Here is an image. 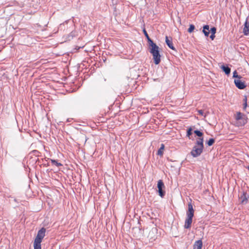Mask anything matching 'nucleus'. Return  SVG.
Returning a JSON list of instances; mask_svg holds the SVG:
<instances>
[{
  "label": "nucleus",
  "instance_id": "obj_1",
  "mask_svg": "<svg viewBox=\"0 0 249 249\" xmlns=\"http://www.w3.org/2000/svg\"><path fill=\"white\" fill-rule=\"evenodd\" d=\"M149 51L153 56L154 63L159 64L160 62L161 55L160 53V48L155 43L149 45Z\"/></svg>",
  "mask_w": 249,
  "mask_h": 249
},
{
  "label": "nucleus",
  "instance_id": "obj_2",
  "mask_svg": "<svg viewBox=\"0 0 249 249\" xmlns=\"http://www.w3.org/2000/svg\"><path fill=\"white\" fill-rule=\"evenodd\" d=\"M188 210L186 213L187 217L185 221L184 227L185 229H190L191 227L193 217L194 215V210L191 203L188 204Z\"/></svg>",
  "mask_w": 249,
  "mask_h": 249
},
{
  "label": "nucleus",
  "instance_id": "obj_3",
  "mask_svg": "<svg viewBox=\"0 0 249 249\" xmlns=\"http://www.w3.org/2000/svg\"><path fill=\"white\" fill-rule=\"evenodd\" d=\"M45 232L46 229L44 228H41L38 231L37 235L34 242V247L41 248V243L45 235Z\"/></svg>",
  "mask_w": 249,
  "mask_h": 249
},
{
  "label": "nucleus",
  "instance_id": "obj_4",
  "mask_svg": "<svg viewBox=\"0 0 249 249\" xmlns=\"http://www.w3.org/2000/svg\"><path fill=\"white\" fill-rule=\"evenodd\" d=\"M235 119L236 120L239 121L238 126H244L247 123V116L240 112H237Z\"/></svg>",
  "mask_w": 249,
  "mask_h": 249
},
{
  "label": "nucleus",
  "instance_id": "obj_5",
  "mask_svg": "<svg viewBox=\"0 0 249 249\" xmlns=\"http://www.w3.org/2000/svg\"><path fill=\"white\" fill-rule=\"evenodd\" d=\"M203 149V148H200V147L195 145L191 154L193 157H197L200 155L202 152Z\"/></svg>",
  "mask_w": 249,
  "mask_h": 249
},
{
  "label": "nucleus",
  "instance_id": "obj_6",
  "mask_svg": "<svg viewBox=\"0 0 249 249\" xmlns=\"http://www.w3.org/2000/svg\"><path fill=\"white\" fill-rule=\"evenodd\" d=\"M157 187L159 196L163 197L165 195V192L162 190L164 188V185L161 180H159L158 181Z\"/></svg>",
  "mask_w": 249,
  "mask_h": 249
},
{
  "label": "nucleus",
  "instance_id": "obj_7",
  "mask_svg": "<svg viewBox=\"0 0 249 249\" xmlns=\"http://www.w3.org/2000/svg\"><path fill=\"white\" fill-rule=\"evenodd\" d=\"M234 83L235 86L239 89H242L246 87L245 83L241 81L240 79H235Z\"/></svg>",
  "mask_w": 249,
  "mask_h": 249
},
{
  "label": "nucleus",
  "instance_id": "obj_8",
  "mask_svg": "<svg viewBox=\"0 0 249 249\" xmlns=\"http://www.w3.org/2000/svg\"><path fill=\"white\" fill-rule=\"evenodd\" d=\"M202 242L201 240L196 241L194 244V249H201L202 247Z\"/></svg>",
  "mask_w": 249,
  "mask_h": 249
},
{
  "label": "nucleus",
  "instance_id": "obj_9",
  "mask_svg": "<svg viewBox=\"0 0 249 249\" xmlns=\"http://www.w3.org/2000/svg\"><path fill=\"white\" fill-rule=\"evenodd\" d=\"M165 42L167 46L172 50H175V49L173 45L172 38H169L167 36L165 37Z\"/></svg>",
  "mask_w": 249,
  "mask_h": 249
},
{
  "label": "nucleus",
  "instance_id": "obj_10",
  "mask_svg": "<svg viewBox=\"0 0 249 249\" xmlns=\"http://www.w3.org/2000/svg\"><path fill=\"white\" fill-rule=\"evenodd\" d=\"M248 196H247L246 193H243L240 197L241 202L242 204H246L248 201Z\"/></svg>",
  "mask_w": 249,
  "mask_h": 249
},
{
  "label": "nucleus",
  "instance_id": "obj_11",
  "mask_svg": "<svg viewBox=\"0 0 249 249\" xmlns=\"http://www.w3.org/2000/svg\"><path fill=\"white\" fill-rule=\"evenodd\" d=\"M243 33L245 35L249 34V23L246 21L244 24Z\"/></svg>",
  "mask_w": 249,
  "mask_h": 249
},
{
  "label": "nucleus",
  "instance_id": "obj_12",
  "mask_svg": "<svg viewBox=\"0 0 249 249\" xmlns=\"http://www.w3.org/2000/svg\"><path fill=\"white\" fill-rule=\"evenodd\" d=\"M203 32L206 36H208L210 32L209 25H206L203 27Z\"/></svg>",
  "mask_w": 249,
  "mask_h": 249
},
{
  "label": "nucleus",
  "instance_id": "obj_13",
  "mask_svg": "<svg viewBox=\"0 0 249 249\" xmlns=\"http://www.w3.org/2000/svg\"><path fill=\"white\" fill-rule=\"evenodd\" d=\"M196 144L195 146L200 147V148H203V139L199 138L197 140Z\"/></svg>",
  "mask_w": 249,
  "mask_h": 249
},
{
  "label": "nucleus",
  "instance_id": "obj_14",
  "mask_svg": "<svg viewBox=\"0 0 249 249\" xmlns=\"http://www.w3.org/2000/svg\"><path fill=\"white\" fill-rule=\"evenodd\" d=\"M221 68L226 74H229L230 73L231 69L229 67L226 66L225 65H222Z\"/></svg>",
  "mask_w": 249,
  "mask_h": 249
},
{
  "label": "nucleus",
  "instance_id": "obj_15",
  "mask_svg": "<svg viewBox=\"0 0 249 249\" xmlns=\"http://www.w3.org/2000/svg\"><path fill=\"white\" fill-rule=\"evenodd\" d=\"M143 33L145 35V36H146L147 39V41H148V44L149 45L151 44V42L152 43H154L151 39L149 37V36L147 34V33L146 32V30L145 29H143Z\"/></svg>",
  "mask_w": 249,
  "mask_h": 249
},
{
  "label": "nucleus",
  "instance_id": "obj_16",
  "mask_svg": "<svg viewBox=\"0 0 249 249\" xmlns=\"http://www.w3.org/2000/svg\"><path fill=\"white\" fill-rule=\"evenodd\" d=\"M164 148V145L163 144H162L161 145V147L160 148V149L158 150V154L159 155H162L163 154V151Z\"/></svg>",
  "mask_w": 249,
  "mask_h": 249
},
{
  "label": "nucleus",
  "instance_id": "obj_17",
  "mask_svg": "<svg viewBox=\"0 0 249 249\" xmlns=\"http://www.w3.org/2000/svg\"><path fill=\"white\" fill-rule=\"evenodd\" d=\"M51 162L53 164L56 165L57 167H59L62 165L61 163L58 162L54 160H51Z\"/></svg>",
  "mask_w": 249,
  "mask_h": 249
},
{
  "label": "nucleus",
  "instance_id": "obj_18",
  "mask_svg": "<svg viewBox=\"0 0 249 249\" xmlns=\"http://www.w3.org/2000/svg\"><path fill=\"white\" fill-rule=\"evenodd\" d=\"M214 142V140L213 138L212 139H210L207 142V144L209 145V146H211L212 145L213 143Z\"/></svg>",
  "mask_w": 249,
  "mask_h": 249
},
{
  "label": "nucleus",
  "instance_id": "obj_19",
  "mask_svg": "<svg viewBox=\"0 0 249 249\" xmlns=\"http://www.w3.org/2000/svg\"><path fill=\"white\" fill-rule=\"evenodd\" d=\"M195 26L193 24L190 25L189 28L188 30V31L189 33H191L193 31V30L195 29Z\"/></svg>",
  "mask_w": 249,
  "mask_h": 249
},
{
  "label": "nucleus",
  "instance_id": "obj_20",
  "mask_svg": "<svg viewBox=\"0 0 249 249\" xmlns=\"http://www.w3.org/2000/svg\"><path fill=\"white\" fill-rule=\"evenodd\" d=\"M194 133L198 137H201L203 135V133L198 130H195Z\"/></svg>",
  "mask_w": 249,
  "mask_h": 249
},
{
  "label": "nucleus",
  "instance_id": "obj_21",
  "mask_svg": "<svg viewBox=\"0 0 249 249\" xmlns=\"http://www.w3.org/2000/svg\"><path fill=\"white\" fill-rule=\"evenodd\" d=\"M233 77L234 78H237L238 79H240L241 77V76L238 75L237 72L236 71H234V72H233Z\"/></svg>",
  "mask_w": 249,
  "mask_h": 249
},
{
  "label": "nucleus",
  "instance_id": "obj_22",
  "mask_svg": "<svg viewBox=\"0 0 249 249\" xmlns=\"http://www.w3.org/2000/svg\"><path fill=\"white\" fill-rule=\"evenodd\" d=\"M216 28L215 27H213L210 30V32L211 33V34H215V33H216Z\"/></svg>",
  "mask_w": 249,
  "mask_h": 249
},
{
  "label": "nucleus",
  "instance_id": "obj_23",
  "mask_svg": "<svg viewBox=\"0 0 249 249\" xmlns=\"http://www.w3.org/2000/svg\"><path fill=\"white\" fill-rule=\"evenodd\" d=\"M192 128H189L188 131H187V135L189 137L190 135H192Z\"/></svg>",
  "mask_w": 249,
  "mask_h": 249
},
{
  "label": "nucleus",
  "instance_id": "obj_24",
  "mask_svg": "<svg viewBox=\"0 0 249 249\" xmlns=\"http://www.w3.org/2000/svg\"><path fill=\"white\" fill-rule=\"evenodd\" d=\"M198 112L201 116H204V117H205V115H204L203 111L202 110H198Z\"/></svg>",
  "mask_w": 249,
  "mask_h": 249
},
{
  "label": "nucleus",
  "instance_id": "obj_25",
  "mask_svg": "<svg viewBox=\"0 0 249 249\" xmlns=\"http://www.w3.org/2000/svg\"><path fill=\"white\" fill-rule=\"evenodd\" d=\"M247 107V103H244V104H243V109L244 110H246Z\"/></svg>",
  "mask_w": 249,
  "mask_h": 249
},
{
  "label": "nucleus",
  "instance_id": "obj_26",
  "mask_svg": "<svg viewBox=\"0 0 249 249\" xmlns=\"http://www.w3.org/2000/svg\"><path fill=\"white\" fill-rule=\"evenodd\" d=\"M215 37V34H211V35L210 36V38L212 40H213L214 38Z\"/></svg>",
  "mask_w": 249,
  "mask_h": 249
},
{
  "label": "nucleus",
  "instance_id": "obj_27",
  "mask_svg": "<svg viewBox=\"0 0 249 249\" xmlns=\"http://www.w3.org/2000/svg\"><path fill=\"white\" fill-rule=\"evenodd\" d=\"M243 101L244 103H247V98L246 96L245 97Z\"/></svg>",
  "mask_w": 249,
  "mask_h": 249
},
{
  "label": "nucleus",
  "instance_id": "obj_28",
  "mask_svg": "<svg viewBox=\"0 0 249 249\" xmlns=\"http://www.w3.org/2000/svg\"><path fill=\"white\" fill-rule=\"evenodd\" d=\"M34 249H41V248H38L34 247Z\"/></svg>",
  "mask_w": 249,
  "mask_h": 249
},
{
  "label": "nucleus",
  "instance_id": "obj_29",
  "mask_svg": "<svg viewBox=\"0 0 249 249\" xmlns=\"http://www.w3.org/2000/svg\"><path fill=\"white\" fill-rule=\"evenodd\" d=\"M67 121H68V122H70V120H69V119H68V120H67Z\"/></svg>",
  "mask_w": 249,
  "mask_h": 249
},
{
  "label": "nucleus",
  "instance_id": "obj_30",
  "mask_svg": "<svg viewBox=\"0 0 249 249\" xmlns=\"http://www.w3.org/2000/svg\"><path fill=\"white\" fill-rule=\"evenodd\" d=\"M248 169L249 170V166L248 167Z\"/></svg>",
  "mask_w": 249,
  "mask_h": 249
}]
</instances>
